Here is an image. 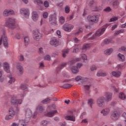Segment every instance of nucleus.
I'll return each mask as SVG.
<instances>
[{
  "instance_id": "nucleus-28",
  "label": "nucleus",
  "mask_w": 126,
  "mask_h": 126,
  "mask_svg": "<svg viewBox=\"0 0 126 126\" xmlns=\"http://www.w3.org/2000/svg\"><path fill=\"white\" fill-rule=\"evenodd\" d=\"M7 77H8L9 78V80L8 81V83H10V84H11L12 82H15V78L12 77V76H11V74L7 75Z\"/></svg>"
},
{
  "instance_id": "nucleus-10",
  "label": "nucleus",
  "mask_w": 126,
  "mask_h": 126,
  "mask_svg": "<svg viewBox=\"0 0 126 126\" xmlns=\"http://www.w3.org/2000/svg\"><path fill=\"white\" fill-rule=\"evenodd\" d=\"M74 26L70 24H64L63 26V29L64 31H66V32H70L72 29H73Z\"/></svg>"
},
{
  "instance_id": "nucleus-60",
  "label": "nucleus",
  "mask_w": 126,
  "mask_h": 126,
  "mask_svg": "<svg viewBox=\"0 0 126 126\" xmlns=\"http://www.w3.org/2000/svg\"><path fill=\"white\" fill-rule=\"evenodd\" d=\"M19 60L21 61V62H23V61H24V56L21 55L19 58Z\"/></svg>"
},
{
  "instance_id": "nucleus-12",
  "label": "nucleus",
  "mask_w": 126,
  "mask_h": 126,
  "mask_svg": "<svg viewBox=\"0 0 126 126\" xmlns=\"http://www.w3.org/2000/svg\"><path fill=\"white\" fill-rule=\"evenodd\" d=\"M120 113L118 112V111H114L111 114L110 118L112 121H118L120 119Z\"/></svg>"
},
{
  "instance_id": "nucleus-13",
  "label": "nucleus",
  "mask_w": 126,
  "mask_h": 126,
  "mask_svg": "<svg viewBox=\"0 0 126 126\" xmlns=\"http://www.w3.org/2000/svg\"><path fill=\"white\" fill-rule=\"evenodd\" d=\"M110 111L111 110L110 108H106L102 110V111L100 112V114H102V116L106 117L109 115Z\"/></svg>"
},
{
  "instance_id": "nucleus-36",
  "label": "nucleus",
  "mask_w": 126,
  "mask_h": 126,
  "mask_svg": "<svg viewBox=\"0 0 126 126\" xmlns=\"http://www.w3.org/2000/svg\"><path fill=\"white\" fill-rule=\"evenodd\" d=\"M70 87H72V85L70 84H65L62 86V88H63V89H68Z\"/></svg>"
},
{
  "instance_id": "nucleus-29",
  "label": "nucleus",
  "mask_w": 126,
  "mask_h": 126,
  "mask_svg": "<svg viewBox=\"0 0 126 126\" xmlns=\"http://www.w3.org/2000/svg\"><path fill=\"white\" fill-rule=\"evenodd\" d=\"M91 87H92V84H91L90 83L87 85H84V88L86 91H89Z\"/></svg>"
},
{
  "instance_id": "nucleus-9",
  "label": "nucleus",
  "mask_w": 126,
  "mask_h": 126,
  "mask_svg": "<svg viewBox=\"0 0 126 126\" xmlns=\"http://www.w3.org/2000/svg\"><path fill=\"white\" fill-rule=\"evenodd\" d=\"M87 19L90 23H97L99 20V16L98 15L88 16Z\"/></svg>"
},
{
  "instance_id": "nucleus-2",
  "label": "nucleus",
  "mask_w": 126,
  "mask_h": 126,
  "mask_svg": "<svg viewBox=\"0 0 126 126\" xmlns=\"http://www.w3.org/2000/svg\"><path fill=\"white\" fill-rule=\"evenodd\" d=\"M106 30V29L105 28H103L101 30H99L95 32L94 35H93L92 37L91 35H92V32L90 33L88 35H87L86 36L84 37L85 39H87L88 40L91 41L92 40H94L96 37H100L102 34L104 33V32H105V31Z\"/></svg>"
},
{
  "instance_id": "nucleus-19",
  "label": "nucleus",
  "mask_w": 126,
  "mask_h": 126,
  "mask_svg": "<svg viewBox=\"0 0 126 126\" xmlns=\"http://www.w3.org/2000/svg\"><path fill=\"white\" fill-rule=\"evenodd\" d=\"M11 103L14 105H16L17 104H21L22 103V100L21 99H16V98L14 97H12L11 99Z\"/></svg>"
},
{
  "instance_id": "nucleus-15",
  "label": "nucleus",
  "mask_w": 126,
  "mask_h": 126,
  "mask_svg": "<svg viewBox=\"0 0 126 126\" xmlns=\"http://www.w3.org/2000/svg\"><path fill=\"white\" fill-rule=\"evenodd\" d=\"M113 94L110 92H106L105 94V97L106 98V102H110L112 101Z\"/></svg>"
},
{
  "instance_id": "nucleus-37",
  "label": "nucleus",
  "mask_w": 126,
  "mask_h": 126,
  "mask_svg": "<svg viewBox=\"0 0 126 126\" xmlns=\"http://www.w3.org/2000/svg\"><path fill=\"white\" fill-rule=\"evenodd\" d=\"M51 98L48 97L42 100L41 102L43 103V104H48V103H50V102H51Z\"/></svg>"
},
{
  "instance_id": "nucleus-53",
  "label": "nucleus",
  "mask_w": 126,
  "mask_h": 126,
  "mask_svg": "<svg viewBox=\"0 0 126 126\" xmlns=\"http://www.w3.org/2000/svg\"><path fill=\"white\" fill-rule=\"evenodd\" d=\"M2 76V72L1 71H0V82H3L4 80V78H1Z\"/></svg>"
},
{
  "instance_id": "nucleus-47",
  "label": "nucleus",
  "mask_w": 126,
  "mask_h": 126,
  "mask_svg": "<svg viewBox=\"0 0 126 126\" xmlns=\"http://www.w3.org/2000/svg\"><path fill=\"white\" fill-rule=\"evenodd\" d=\"M24 42L25 46H27V45L29 44V38H28V37L26 36L24 38Z\"/></svg>"
},
{
  "instance_id": "nucleus-51",
  "label": "nucleus",
  "mask_w": 126,
  "mask_h": 126,
  "mask_svg": "<svg viewBox=\"0 0 126 126\" xmlns=\"http://www.w3.org/2000/svg\"><path fill=\"white\" fill-rule=\"evenodd\" d=\"M34 1L37 3V5L43 4V1L42 0H35Z\"/></svg>"
},
{
  "instance_id": "nucleus-4",
  "label": "nucleus",
  "mask_w": 126,
  "mask_h": 126,
  "mask_svg": "<svg viewBox=\"0 0 126 126\" xmlns=\"http://www.w3.org/2000/svg\"><path fill=\"white\" fill-rule=\"evenodd\" d=\"M32 36L34 40L35 41H40V39L43 38V34L40 33L39 30H35L32 32Z\"/></svg>"
},
{
  "instance_id": "nucleus-58",
  "label": "nucleus",
  "mask_w": 126,
  "mask_h": 126,
  "mask_svg": "<svg viewBox=\"0 0 126 126\" xmlns=\"http://www.w3.org/2000/svg\"><path fill=\"white\" fill-rule=\"evenodd\" d=\"M76 81H79V80H82V77L78 76L75 78Z\"/></svg>"
},
{
  "instance_id": "nucleus-57",
  "label": "nucleus",
  "mask_w": 126,
  "mask_h": 126,
  "mask_svg": "<svg viewBox=\"0 0 126 126\" xmlns=\"http://www.w3.org/2000/svg\"><path fill=\"white\" fill-rule=\"evenodd\" d=\"M81 58L84 61L87 60V56L85 54H82L81 55Z\"/></svg>"
},
{
  "instance_id": "nucleus-61",
  "label": "nucleus",
  "mask_w": 126,
  "mask_h": 126,
  "mask_svg": "<svg viewBox=\"0 0 126 126\" xmlns=\"http://www.w3.org/2000/svg\"><path fill=\"white\" fill-rule=\"evenodd\" d=\"M67 19L68 21L71 20V19H73V15H70L69 17L67 18Z\"/></svg>"
},
{
  "instance_id": "nucleus-38",
  "label": "nucleus",
  "mask_w": 126,
  "mask_h": 126,
  "mask_svg": "<svg viewBox=\"0 0 126 126\" xmlns=\"http://www.w3.org/2000/svg\"><path fill=\"white\" fill-rule=\"evenodd\" d=\"M36 110L37 111H39L40 113H42V112H44V108H43V106L41 105H38L36 108Z\"/></svg>"
},
{
  "instance_id": "nucleus-48",
  "label": "nucleus",
  "mask_w": 126,
  "mask_h": 126,
  "mask_svg": "<svg viewBox=\"0 0 126 126\" xmlns=\"http://www.w3.org/2000/svg\"><path fill=\"white\" fill-rule=\"evenodd\" d=\"M59 20L61 24H63V23H64L65 19L63 16L60 17L59 18Z\"/></svg>"
},
{
  "instance_id": "nucleus-21",
  "label": "nucleus",
  "mask_w": 126,
  "mask_h": 126,
  "mask_svg": "<svg viewBox=\"0 0 126 126\" xmlns=\"http://www.w3.org/2000/svg\"><path fill=\"white\" fill-rule=\"evenodd\" d=\"M57 113H58V111L53 110L52 111L48 112L46 114V117H49V118H52V117H54V116H55V114H57Z\"/></svg>"
},
{
  "instance_id": "nucleus-45",
  "label": "nucleus",
  "mask_w": 126,
  "mask_h": 126,
  "mask_svg": "<svg viewBox=\"0 0 126 126\" xmlns=\"http://www.w3.org/2000/svg\"><path fill=\"white\" fill-rule=\"evenodd\" d=\"M69 53V49H66L65 51H63V58H65L66 57V54Z\"/></svg>"
},
{
  "instance_id": "nucleus-55",
  "label": "nucleus",
  "mask_w": 126,
  "mask_h": 126,
  "mask_svg": "<svg viewBox=\"0 0 126 126\" xmlns=\"http://www.w3.org/2000/svg\"><path fill=\"white\" fill-rule=\"evenodd\" d=\"M125 65L123 64H120L117 65V68L118 69H123V67H124Z\"/></svg>"
},
{
  "instance_id": "nucleus-17",
  "label": "nucleus",
  "mask_w": 126,
  "mask_h": 126,
  "mask_svg": "<svg viewBox=\"0 0 126 126\" xmlns=\"http://www.w3.org/2000/svg\"><path fill=\"white\" fill-rule=\"evenodd\" d=\"M32 19L33 20V21H37L38 19H39V15L38 14V13L36 12L35 11H33L32 13Z\"/></svg>"
},
{
  "instance_id": "nucleus-6",
  "label": "nucleus",
  "mask_w": 126,
  "mask_h": 126,
  "mask_svg": "<svg viewBox=\"0 0 126 126\" xmlns=\"http://www.w3.org/2000/svg\"><path fill=\"white\" fill-rule=\"evenodd\" d=\"M20 13L25 18H29V15H30V11L28 8H22L20 9Z\"/></svg>"
},
{
  "instance_id": "nucleus-1",
  "label": "nucleus",
  "mask_w": 126,
  "mask_h": 126,
  "mask_svg": "<svg viewBox=\"0 0 126 126\" xmlns=\"http://www.w3.org/2000/svg\"><path fill=\"white\" fill-rule=\"evenodd\" d=\"M25 119L24 120H20L19 124L21 126H26L28 122L30 120V118L32 117V111L29 108H27L25 110Z\"/></svg>"
},
{
  "instance_id": "nucleus-49",
  "label": "nucleus",
  "mask_w": 126,
  "mask_h": 126,
  "mask_svg": "<svg viewBox=\"0 0 126 126\" xmlns=\"http://www.w3.org/2000/svg\"><path fill=\"white\" fill-rule=\"evenodd\" d=\"M92 9H93L94 11H98V10H99V7H98V6L95 5L92 7Z\"/></svg>"
},
{
  "instance_id": "nucleus-5",
  "label": "nucleus",
  "mask_w": 126,
  "mask_h": 126,
  "mask_svg": "<svg viewBox=\"0 0 126 126\" xmlns=\"http://www.w3.org/2000/svg\"><path fill=\"white\" fill-rule=\"evenodd\" d=\"M6 26L13 29L15 28V20L12 18H9L7 21H6Z\"/></svg>"
},
{
  "instance_id": "nucleus-43",
  "label": "nucleus",
  "mask_w": 126,
  "mask_h": 126,
  "mask_svg": "<svg viewBox=\"0 0 126 126\" xmlns=\"http://www.w3.org/2000/svg\"><path fill=\"white\" fill-rule=\"evenodd\" d=\"M21 88L22 89V90H24V91H27L28 89H27V85L24 84V85H22L21 86Z\"/></svg>"
},
{
  "instance_id": "nucleus-8",
  "label": "nucleus",
  "mask_w": 126,
  "mask_h": 126,
  "mask_svg": "<svg viewBox=\"0 0 126 126\" xmlns=\"http://www.w3.org/2000/svg\"><path fill=\"white\" fill-rule=\"evenodd\" d=\"M96 104L99 108H104V107H105V97H99L97 99Z\"/></svg>"
},
{
  "instance_id": "nucleus-59",
  "label": "nucleus",
  "mask_w": 126,
  "mask_h": 126,
  "mask_svg": "<svg viewBox=\"0 0 126 126\" xmlns=\"http://www.w3.org/2000/svg\"><path fill=\"white\" fill-rule=\"evenodd\" d=\"M104 11H106V12H109V11H111V8L110 7H107L104 9Z\"/></svg>"
},
{
  "instance_id": "nucleus-30",
  "label": "nucleus",
  "mask_w": 126,
  "mask_h": 126,
  "mask_svg": "<svg viewBox=\"0 0 126 126\" xmlns=\"http://www.w3.org/2000/svg\"><path fill=\"white\" fill-rule=\"evenodd\" d=\"M113 50L112 48L108 49L104 51V54L106 56H109V55H111V54H112V53H113Z\"/></svg>"
},
{
  "instance_id": "nucleus-27",
  "label": "nucleus",
  "mask_w": 126,
  "mask_h": 126,
  "mask_svg": "<svg viewBox=\"0 0 126 126\" xmlns=\"http://www.w3.org/2000/svg\"><path fill=\"white\" fill-rule=\"evenodd\" d=\"M94 0H90L88 3L89 6H90V7H91V8L94 6V4H95V5H97V4H98L97 1H95Z\"/></svg>"
},
{
  "instance_id": "nucleus-52",
  "label": "nucleus",
  "mask_w": 126,
  "mask_h": 126,
  "mask_svg": "<svg viewBox=\"0 0 126 126\" xmlns=\"http://www.w3.org/2000/svg\"><path fill=\"white\" fill-rule=\"evenodd\" d=\"M44 60L45 61H51V56L49 55H47L44 57Z\"/></svg>"
},
{
  "instance_id": "nucleus-18",
  "label": "nucleus",
  "mask_w": 126,
  "mask_h": 126,
  "mask_svg": "<svg viewBox=\"0 0 126 126\" xmlns=\"http://www.w3.org/2000/svg\"><path fill=\"white\" fill-rule=\"evenodd\" d=\"M16 68L18 70L20 74L22 75V74H23V72H24V69H23V66H22V65H21L20 63L18 64L17 65Z\"/></svg>"
},
{
  "instance_id": "nucleus-3",
  "label": "nucleus",
  "mask_w": 126,
  "mask_h": 126,
  "mask_svg": "<svg viewBox=\"0 0 126 126\" xmlns=\"http://www.w3.org/2000/svg\"><path fill=\"white\" fill-rule=\"evenodd\" d=\"M16 109V112H18L19 110L17 107H10L9 109V115H6L5 117V120L6 121H9L10 120H12L15 116V111L14 110Z\"/></svg>"
},
{
  "instance_id": "nucleus-56",
  "label": "nucleus",
  "mask_w": 126,
  "mask_h": 126,
  "mask_svg": "<svg viewBox=\"0 0 126 126\" xmlns=\"http://www.w3.org/2000/svg\"><path fill=\"white\" fill-rule=\"evenodd\" d=\"M96 69L97 67L94 65H92L90 67V69L92 71H93L94 70H96Z\"/></svg>"
},
{
  "instance_id": "nucleus-11",
  "label": "nucleus",
  "mask_w": 126,
  "mask_h": 126,
  "mask_svg": "<svg viewBox=\"0 0 126 126\" xmlns=\"http://www.w3.org/2000/svg\"><path fill=\"white\" fill-rule=\"evenodd\" d=\"M69 115H67L64 117L65 120L66 121H70L71 122H75V116L73 115V112L72 111L69 112Z\"/></svg>"
},
{
  "instance_id": "nucleus-63",
  "label": "nucleus",
  "mask_w": 126,
  "mask_h": 126,
  "mask_svg": "<svg viewBox=\"0 0 126 126\" xmlns=\"http://www.w3.org/2000/svg\"><path fill=\"white\" fill-rule=\"evenodd\" d=\"M59 126H66V123L60 122V123H59Z\"/></svg>"
},
{
  "instance_id": "nucleus-22",
  "label": "nucleus",
  "mask_w": 126,
  "mask_h": 126,
  "mask_svg": "<svg viewBox=\"0 0 126 126\" xmlns=\"http://www.w3.org/2000/svg\"><path fill=\"white\" fill-rule=\"evenodd\" d=\"M90 48V44H85L83 45L82 48V51L83 53H85Z\"/></svg>"
},
{
  "instance_id": "nucleus-25",
  "label": "nucleus",
  "mask_w": 126,
  "mask_h": 126,
  "mask_svg": "<svg viewBox=\"0 0 126 126\" xmlns=\"http://www.w3.org/2000/svg\"><path fill=\"white\" fill-rule=\"evenodd\" d=\"M66 64H67V63H63L61 64L60 65H59L57 68V71H60L61 69H63V67H65V65H66Z\"/></svg>"
},
{
  "instance_id": "nucleus-50",
  "label": "nucleus",
  "mask_w": 126,
  "mask_h": 126,
  "mask_svg": "<svg viewBox=\"0 0 126 126\" xmlns=\"http://www.w3.org/2000/svg\"><path fill=\"white\" fill-rule=\"evenodd\" d=\"M48 125V122L46 120L42 121L41 123V126H46Z\"/></svg>"
},
{
  "instance_id": "nucleus-35",
  "label": "nucleus",
  "mask_w": 126,
  "mask_h": 126,
  "mask_svg": "<svg viewBox=\"0 0 126 126\" xmlns=\"http://www.w3.org/2000/svg\"><path fill=\"white\" fill-rule=\"evenodd\" d=\"M118 58L121 62H125V56L124 55L119 53L118 54Z\"/></svg>"
},
{
  "instance_id": "nucleus-20",
  "label": "nucleus",
  "mask_w": 126,
  "mask_h": 126,
  "mask_svg": "<svg viewBox=\"0 0 126 126\" xmlns=\"http://www.w3.org/2000/svg\"><path fill=\"white\" fill-rule=\"evenodd\" d=\"M121 74L122 72L120 71H113L112 72V75H113V76H114V77L119 78L120 77V76H121Z\"/></svg>"
},
{
  "instance_id": "nucleus-16",
  "label": "nucleus",
  "mask_w": 126,
  "mask_h": 126,
  "mask_svg": "<svg viewBox=\"0 0 126 126\" xmlns=\"http://www.w3.org/2000/svg\"><path fill=\"white\" fill-rule=\"evenodd\" d=\"M14 14V11L12 10L5 9L3 12V16H8V15H13Z\"/></svg>"
},
{
  "instance_id": "nucleus-23",
  "label": "nucleus",
  "mask_w": 126,
  "mask_h": 126,
  "mask_svg": "<svg viewBox=\"0 0 126 126\" xmlns=\"http://www.w3.org/2000/svg\"><path fill=\"white\" fill-rule=\"evenodd\" d=\"M3 68L4 70H5L6 72H10V69L9 68V64H8L7 63H4Z\"/></svg>"
},
{
  "instance_id": "nucleus-42",
  "label": "nucleus",
  "mask_w": 126,
  "mask_h": 126,
  "mask_svg": "<svg viewBox=\"0 0 126 126\" xmlns=\"http://www.w3.org/2000/svg\"><path fill=\"white\" fill-rule=\"evenodd\" d=\"M113 7L114 8H118L119 7V2L118 1H115L113 3Z\"/></svg>"
},
{
  "instance_id": "nucleus-33",
  "label": "nucleus",
  "mask_w": 126,
  "mask_h": 126,
  "mask_svg": "<svg viewBox=\"0 0 126 126\" xmlns=\"http://www.w3.org/2000/svg\"><path fill=\"white\" fill-rule=\"evenodd\" d=\"M79 61H80V59L77 58L75 59V60H73L69 61L68 62V63H69V64H70V65H72V64H74V63H76V62H79Z\"/></svg>"
},
{
  "instance_id": "nucleus-54",
  "label": "nucleus",
  "mask_w": 126,
  "mask_h": 126,
  "mask_svg": "<svg viewBox=\"0 0 126 126\" xmlns=\"http://www.w3.org/2000/svg\"><path fill=\"white\" fill-rule=\"evenodd\" d=\"M49 14L48 13V12H44L43 13V18H48V16Z\"/></svg>"
},
{
  "instance_id": "nucleus-7",
  "label": "nucleus",
  "mask_w": 126,
  "mask_h": 126,
  "mask_svg": "<svg viewBox=\"0 0 126 126\" xmlns=\"http://www.w3.org/2000/svg\"><path fill=\"white\" fill-rule=\"evenodd\" d=\"M2 40L4 47L5 48H7L8 47V43H7V37H6V35L4 31H3V35L0 39V46L1 45V44H2Z\"/></svg>"
},
{
  "instance_id": "nucleus-40",
  "label": "nucleus",
  "mask_w": 126,
  "mask_h": 126,
  "mask_svg": "<svg viewBox=\"0 0 126 126\" xmlns=\"http://www.w3.org/2000/svg\"><path fill=\"white\" fill-rule=\"evenodd\" d=\"M94 103L93 99H90L88 100V104L90 106L91 108H92V105Z\"/></svg>"
},
{
  "instance_id": "nucleus-44",
  "label": "nucleus",
  "mask_w": 126,
  "mask_h": 126,
  "mask_svg": "<svg viewBox=\"0 0 126 126\" xmlns=\"http://www.w3.org/2000/svg\"><path fill=\"white\" fill-rule=\"evenodd\" d=\"M119 98L121 99V100H125V99H126V95H125L124 93H121L119 94Z\"/></svg>"
},
{
  "instance_id": "nucleus-34",
  "label": "nucleus",
  "mask_w": 126,
  "mask_h": 126,
  "mask_svg": "<svg viewBox=\"0 0 126 126\" xmlns=\"http://www.w3.org/2000/svg\"><path fill=\"white\" fill-rule=\"evenodd\" d=\"M97 76H107V73L103 72L102 71H99L97 74Z\"/></svg>"
},
{
  "instance_id": "nucleus-41",
  "label": "nucleus",
  "mask_w": 126,
  "mask_h": 126,
  "mask_svg": "<svg viewBox=\"0 0 126 126\" xmlns=\"http://www.w3.org/2000/svg\"><path fill=\"white\" fill-rule=\"evenodd\" d=\"M44 6L46 7V8H48V7H50V2L49 1L45 0L43 2Z\"/></svg>"
},
{
  "instance_id": "nucleus-24",
  "label": "nucleus",
  "mask_w": 126,
  "mask_h": 126,
  "mask_svg": "<svg viewBox=\"0 0 126 126\" xmlns=\"http://www.w3.org/2000/svg\"><path fill=\"white\" fill-rule=\"evenodd\" d=\"M49 21L51 24H57V19L56 18H54V16L51 15L49 17Z\"/></svg>"
},
{
  "instance_id": "nucleus-39",
  "label": "nucleus",
  "mask_w": 126,
  "mask_h": 126,
  "mask_svg": "<svg viewBox=\"0 0 126 126\" xmlns=\"http://www.w3.org/2000/svg\"><path fill=\"white\" fill-rule=\"evenodd\" d=\"M65 13L68 14L70 12V7L68 5H66L64 8Z\"/></svg>"
},
{
  "instance_id": "nucleus-14",
  "label": "nucleus",
  "mask_w": 126,
  "mask_h": 126,
  "mask_svg": "<svg viewBox=\"0 0 126 126\" xmlns=\"http://www.w3.org/2000/svg\"><path fill=\"white\" fill-rule=\"evenodd\" d=\"M50 44L51 45V46L57 47V46H59L60 41L57 39L52 38L50 41Z\"/></svg>"
},
{
  "instance_id": "nucleus-62",
  "label": "nucleus",
  "mask_w": 126,
  "mask_h": 126,
  "mask_svg": "<svg viewBox=\"0 0 126 126\" xmlns=\"http://www.w3.org/2000/svg\"><path fill=\"white\" fill-rule=\"evenodd\" d=\"M58 55H59V53L57 52H55L52 54V57H57V56H58Z\"/></svg>"
},
{
  "instance_id": "nucleus-26",
  "label": "nucleus",
  "mask_w": 126,
  "mask_h": 126,
  "mask_svg": "<svg viewBox=\"0 0 126 126\" xmlns=\"http://www.w3.org/2000/svg\"><path fill=\"white\" fill-rule=\"evenodd\" d=\"M71 71L74 74H76V73H78V72H79V70L76 66H73L71 67Z\"/></svg>"
},
{
  "instance_id": "nucleus-32",
  "label": "nucleus",
  "mask_w": 126,
  "mask_h": 126,
  "mask_svg": "<svg viewBox=\"0 0 126 126\" xmlns=\"http://www.w3.org/2000/svg\"><path fill=\"white\" fill-rule=\"evenodd\" d=\"M90 82V79L88 78H85L83 77L82 78V81H81V83L84 84V83H88Z\"/></svg>"
},
{
  "instance_id": "nucleus-46",
  "label": "nucleus",
  "mask_w": 126,
  "mask_h": 126,
  "mask_svg": "<svg viewBox=\"0 0 126 126\" xmlns=\"http://www.w3.org/2000/svg\"><path fill=\"white\" fill-rule=\"evenodd\" d=\"M124 32H125L124 30H120L119 31L115 32L114 35H119V34H121V33H124Z\"/></svg>"
},
{
  "instance_id": "nucleus-31",
  "label": "nucleus",
  "mask_w": 126,
  "mask_h": 126,
  "mask_svg": "<svg viewBox=\"0 0 126 126\" xmlns=\"http://www.w3.org/2000/svg\"><path fill=\"white\" fill-rule=\"evenodd\" d=\"M104 44H106V45H108V44H110V43L113 44L115 43V42L111 39L107 38L104 40Z\"/></svg>"
},
{
  "instance_id": "nucleus-64",
  "label": "nucleus",
  "mask_w": 126,
  "mask_h": 126,
  "mask_svg": "<svg viewBox=\"0 0 126 126\" xmlns=\"http://www.w3.org/2000/svg\"><path fill=\"white\" fill-rule=\"evenodd\" d=\"M123 117L124 118V119H125V122L126 123V112H124L123 114Z\"/></svg>"
}]
</instances>
